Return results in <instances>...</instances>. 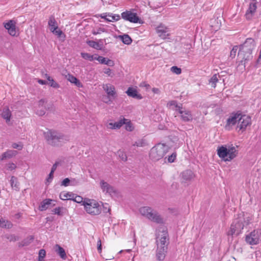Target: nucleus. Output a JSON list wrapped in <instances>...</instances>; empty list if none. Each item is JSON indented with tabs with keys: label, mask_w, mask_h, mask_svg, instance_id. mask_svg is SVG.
<instances>
[{
	"label": "nucleus",
	"mask_w": 261,
	"mask_h": 261,
	"mask_svg": "<svg viewBox=\"0 0 261 261\" xmlns=\"http://www.w3.org/2000/svg\"><path fill=\"white\" fill-rule=\"evenodd\" d=\"M257 8L256 3L253 1L250 3L248 9L247 10L245 16L247 19H250L256 11Z\"/></svg>",
	"instance_id": "aec40b11"
},
{
	"label": "nucleus",
	"mask_w": 261,
	"mask_h": 261,
	"mask_svg": "<svg viewBox=\"0 0 261 261\" xmlns=\"http://www.w3.org/2000/svg\"><path fill=\"white\" fill-rule=\"evenodd\" d=\"M127 95L133 98H137L138 99H141L142 96L141 94H138L137 90L133 88L129 87L127 90L126 91Z\"/></svg>",
	"instance_id": "412c9836"
},
{
	"label": "nucleus",
	"mask_w": 261,
	"mask_h": 261,
	"mask_svg": "<svg viewBox=\"0 0 261 261\" xmlns=\"http://www.w3.org/2000/svg\"><path fill=\"white\" fill-rule=\"evenodd\" d=\"M218 81V75L217 74H215L209 80V84H211V86L213 88H215L216 86V83Z\"/></svg>",
	"instance_id": "f704fd0d"
},
{
	"label": "nucleus",
	"mask_w": 261,
	"mask_h": 261,
	"mask_svg": "<svg viewBox=\"0 0 261 261\" xmlns=\"http://www.w3.org/2000/svg\"><path fill=\"white\" fill-rule=\"evenodd\" d=\"M103 90L106 92L107 96L103 97V101L106 103H109L116 97L117 93L115 87L110 84L102 85Z\"/></svg>",
	"instance_id": "1a4fd4ad"
},
{
	"label": "nucleus",
	"mask_w": 261,
	"mask_h": 261,
	"mask_svg": "<svg viewBox=\"0 0 261 261\" xmlns=\"http://www.w3.org/2000/svg\"><path fill=\"white\" fill-rule=\"evenodd\" d=\"M48 24L49 27V29L51 32L56 35H57L58 37H60L61 36L62 32L58 29L57 21L54 16H51L49 17Z\"/></svg>",
	"instance_id": "2eb2a0df"
},
{
	"label": "nucleus",
	"mask_w": 261,
	"mask_h": 261,
	"mask_svg": "<svg viewBox=\"0 0 261 261\" xmlns=\"http://www.w3.org/2000/svg\"><path fill=\"white\" fill-rule=\"evenodd\" d=\"M66 79L71 83L74 84L77 87H83V85L82 83L74 76L71 74H68L65 76Z\"/></svg>",
	"instance_id": "4be33fe9"
},
{
	"label": "nucleus",
	"mask_w": 261,
	"mask_h": 261,
	"mask_svg": "<svg viewBox=\"0 0 261 261\" xmlns=\"http://www.w3.org/2000/svg\"><path fill=\"white\" fill-rule=\"evenodd\" d=\"M121 17L125 20L128 21L132 23H138L140 22V18L137 16V13H133L130 11H126L121 13Z\"/></svg>",
	"instance_id": "4468645a"
},
{
	"label": "nucleus",
	"mask_w": 261,
	"mask_h": 261,
	"mask_svg": "<svg viewBox=\"0 0 261 261\" xmlns=\"http://www.w3.org/2000/svg\"><path fill=\"white\" fill-rule=\"evenodd\" d=\"M168 105H169L170 106H173V107H174L175 111L176 112H177L178 111V108H181L182 107L181 105L180 106V105H178L177 102L174 100L170 101L168 103Z\"/></svg>",
	"instance_id": "4c0bfd02"
},
{
	"label": "nucleus",
	"mask_w": 261,
	"mask_h": 261,
	"mask_svg": "<svg viewBox=\"0 0 261 261\" xmlns=\"http://www.w3.org/2000/svg\"><path fill=\"white\" fill-rule=\"evenodd\" d=\"M103 72L110 77H113L114 75V72L109 68H103Z\"/></svg>",
	"instance_id": "ea45409f"
},
{
	"label": "nucleus",
	"mask_w": 261,
	"mask_h": 261,
	"mask_svg": "<svg viewBox=\"0 0 261 261\" xmlns=\"http://www.w3.org/2000/svg\"><path fill=\"white\" fill-rule=\"evenodd\" d=\"M5 28L7 30L8 33L14 36L16 35V22L14 20H9L8 22L3 23Z\"/></svg>",
	"instance_id": "a211bd4d"
},
{
	"label": "nucleus",
	"mask_w": 261,
	"mask_h": 261,
	"mask_svg": "<svg viewBox=\"0 0 261 261\" xmlns=\"http://www.w3.org/2000/svg\"><path fill=\"white\" fill-rule=\"evenodd\" d=\"M36 114L39 116H42V115H44L45 112L44 110H40V111L37 110L36 112Z\"/></svg>",
	"instance_id": "e2e57ef3"
},
{
	"label": "nucleus",
	"mask_w": 261,
	"mask_h": 261,
	"mask_svg": "<svg viewBox=\"0 0 261 261\" xmlns=\"http://www.w3.org/2000/svg\"><path fill=\"white\" fill-rule=\"evenodd\" d=\"M167 248H158L156 249V257L159 261H163L166 256Z\"/></svg>",
	"instance_id": "b1692460"
},
{
	"label": "nucleus",
	"mask_w": 261,
	"mask_h": 261,
	"mask_svg": "<svg viewBox=\"0 0 261 261\" xmlns=\"http://www.w3.org/2000/svg\"><path fill=\"white\" fill-rule=\"evenodd\" d=\"M84 206L85 211L91 215H98L101 213V206L96 200L93 199H87L82 204Z\"/></svg>",
	"instance_id": "0eeeda50"
},
{
	"label": "nucleus",
	"mask_w": 261,
	"mask_h": 261,
	"mask_svg": "<svg viewBox=\"0 0 261 261\" xmlns=\"http://www.w3.org/2000/svg\"><path fill=\"white\" fill-rule=\"evenodd\" d=\"M12 146L13 148L18 149L19 150H21L22 148V146L21 144L16 143H13Z\"/></svg>",
	"instance_id": "6e6d98bb"
},
{
	"label": "nucleus",
	"mask_w": 261,
	"mask_h": 261,
	"mask_svg": "<svg viewBox=\"0 0 261 261\" xmlns=\"http://www.w3.org/2000/svg\"><path fill=\"white\" fill-rule=\"evenodd\" d=\"M48 84H49L51 87L55 88H58L60 87L59 85L56 82H55L53 79L50 81Z\"/></svg>",
	"instance_id": "c03bdc74"
},
{
	"label": "nucleus",
	"mask_w": 261,
	"mask_h": 261,
	"mask_svg": "<svg viewBox=\"0 0 261 261\" xmlns=\"http://www.w3.org/2000/svg\"><path fill=\"white\" fill-rule=\"evenodd\" d=\"M56 252L60 255L61 258L65 259L66 258V254L63 248L61 247L59 245H56Z\"/></svg>",
	"instance_id": "c85d7f7f"
},
{
	"label": "nucleus",
	"mask_w": 261,
	"mask_h": 261,
	"mask_svg": "<svg viewBox=\"0 0 261 261\" xmlns=\"http://www.w3.org/2000/svg\"><path fill=\"white\" fill-rule=\"evenodd\" d=\"M69 179L68 178H66L62 181L61 185L64 186L65 187H67L69 185Z\"/></svg>",
	"instance_id": "603ef678"
},
{
	"label": "nucleus",
	"mask_w": 261,
	"mask_h": 261,
	"mask_svg": "<svg viewBox=\"0 0 261 261\" xmlns=\"http://www.w3.org/2000/svg\"><path fill=\"white\" fill-rule=\"evenodd\" d=\"M45 76L49 82L52 79L47 74H45Z\"/></svg>",
	"instance_id": "338daca9"
},
{
	"label": "nucleus",
	"mask_w": 261,
	"mask_h": 261,
	"mask_svg": "<svg viewBox=\"0 0 261 261\" xmlns=\"http://www.w3.org/2000/svg\"><path fill=\"white\" fill-rule=\"evenodd\" d=\"M55 201L54 200L50 199H45L42 202H41L39 209L41 211H43L47 209L51 204V202Z\"/></svg>",
	"instance_id": "cd10ccee"
},
{
	"label": "nucleus",
	"mask_w": 261,
	"mask_h": 261,
	"mask_svg": "<svg viewBox=\"0 0 261 261\" xmlns=\"http://www.w3.org/2000/svg\"><path fill=\"white\" fill-rule=\"evenodd\" d=\"M99 185L103 193L109 194L112 197L117 195V191L113 186L105 181L104 180H101L100 181Z\"/></svg>",
	"instance_id": "f8f14e48"
},
{
	"label": "nucleus",
	"mask_w": 261,
	"mask_h": 261,
	"mask_svg": "<svg viewBox=\"0 0 261 261\" xmlns=\"http://www.w3.org/2000/svg\"><path fill=\"white\" fill-rule=\"evenodd\" d=\"M72 200L77 203H81L83 202V198L80 196H74L73 199H72Z\"/></svg>",
	"instance_id": "8fccbe9b"
},
{
	"label": "nucleus",
	"mask_w": 261,
	"mask_h": 261,
	"mask_svg": "<svg viewBox=\"0 0 261 261\" xmlns=\"http://www.w3.org/2000/svg\"><path fill=\"white\" fill-rule=\"evenodd\" d=\"M38 82L41 85H46L47 84L45 81L42 80H38Z\"/></svg>",
	"instance_id": "0e129e2a"
},
{
	"label": "nucleus",
	"mask_w": 261,
	"mask_h": 261,
	"mask_svg": "<svg viewBox=\"0 0 261 261\" xmlns=\"http://www.w3.org/2000/svg\"><path fill=\"white\" fill-rule=\"evenodd\" d=\"M58 165V162H56L54 165L53 166H52V168H51V172H54L55 171V170H56L57 169V166Z\"/></svg>",
	"instance_id": "bf43d9fd"
},
{
	"label": "nucleus",
	"mask_w": 261,
	"mask_h": 261,
	"mask_svg": "<svg viewBox=\"0 0 261 261\" xmlns=\"http://www.w3.org/2000/svg\"><path fill=\"white\" fill-rule=\"evenodd\" d=\"M107 127L110 129H114V125L113 122H110L107 124Z\"/></svg>",
	"instance_id": "052dcab7"
},
{
	"label": "nucleus",
	"mask_w": 261,
	"mask_h": 261,
	"mask_svg": "<svg viewBox=\"0 0 261 261\" xmlns=\"http://www.w3.org/2000/svg\"><path fill=\"white\" fill-rule=\"evenodd\" d=\"M251 123V117L246 115H242L241 113L237 129L239 128V130H241L243 132L246 130L247 126L250 125Z\"/></svg>",
	"instance_id": "9b49d317"
},
{
	"label": "nucleus",
	"mask_w": 261,
	"mask_h": 261,
	"mask_svg": "<svg viewBox=\"0 0 261 261\" xmlns=\"http://www.w3.org/2000/svg\"><path fill=\"white\" fill-rule=\"evenodd\" d=\"M94 59L98 61L101 64H106L110 66H113L114 65L113 61L102 56L95 57Z\"/></svg>",
	"instance_id": "5701e85b"
},
{
	"label": "nucleus",
	"mask_w": 261,
	"mask_h": 261,
	"mask_svg": "<svg viewBox=\"0 0 261 261\" xmlns=\"http://www.w3.org/2000/svg\"><path fill=\"white\" fill-rule=\"evenodd\" d=\"M261 239V231L254 230L246 236V241L250 245L257 244Z\"/></svg>",
	"instance_id": "9d476101"
},
{
	"label": "nucleus",
	"mask_w": 261,
	"mask_h": 261,
	"mask_svg": "<svg viewBox=\"0 0 261 261\" xmlns=\"http://www.w3.org/2000/svg\"><path fill=\"white\" fill-rule=\"evenodd\" d=\"M106 32V30L104 28H99L97 31H93V34L94 35H97V34H100L101 32Z\"/></svg>",
	"instance_id": "5fc2aeb1"
},
{
	"label": "nucleus",
	"mask_w": 261,
	"mask_h": 261,
	"mask_svg": "<svg viewBox=\"0 0 261 261\" xmlns=\"http://www.w3.org/2000/svg\"><path fill=\"white\" fill-rule=\"evenodd\" d=\"M99 17L108 22L117 21L120 19V16L119 14H113L111 13H103L99 15Z\"/></svg>",
	"instance_id": "6ab92c4d"
},
{
	"label": "nucleus",
	"mask_w": 261,
	"mask_h": 261,
	"mask_svg": "<svg viewBox=\"0 0 261 261\" xmlns=\"http://www.w3.org/2000/svg\"><path fill=\"white\" fill-rule=\"evenodd\" d=\"M74 194L72 193L67 192L64 193L62 192L60 194V198L61 199L63 200H72L73 199Z\"/></svg>",
	"instance_id": "c756f323"
},
{
	"label": "nucleus",
	"mask_w": 261,
	"mask_h": 261,
	"mask_svg": "<svg viewBox=\"0 0 261 261\" xmlns=\"http://www.w3.org/2000/svg\"><path fill=\"white\" fill-rule=\"evenodd\" d=\"M218 156L225 161H230L237 156L238 150L234 146H229L228 148L222 146L217 149Z\"/></svg>",
	"instance_id": "423d86ee"
},
{
	"label": "nucleus",
	"mask_w": 261,
	"mask_h": 261,
	"mask_svg": "<svg viewBox=\"0 0 261 261\" xmlns=\"http://www.w3.org/2000/svg\"><path fill=\"white\" fill-rule=\"evenodd\" d=\"M156 243L158 248H167L169 244L168 234L165 227H161L157 232Z\"/></svg>",
	"instance_id": "6e6552de"
},
{
	"label": "nucleus",
	"mask_w": 261,
	"mask_h": 261,
	"mask_svg": "<svg viewBox=\"0 0 261 261\" xmlns=\"http://www.w3.org/2000/svg\"><path fill=\"white\" fill-rule=\"evenodd\" d=\"M118 153L122 161H126L127 160L126 155L124 152L121 151H119Z\"/></svg>",
	"instance_id": "49530a36"
},
{
	"label": "nucleus",
	"mask_w": 261,
	"mask_h": 261,
	"mask_svg": "<svg viewBox=\"0 0 261 261\" xmlns=\"http://www.w3.org/2000/svg\"><path fill=\"white\" fill-rule=\"evenodd\" d=\"M13 224L11 222L0 219V227L6 228H11Z\"/></svg>",
	"instance_id": "473e14b6"
},
{
	"label": "nucleus",
	"mask_w": 261,
	"mask_h": 261,
	"mask_svg": "<svg viewBox=\"0 0 261 261\" xmlns=\"http://www.w3.org/2000/svg\"><path fill=\"white\" fill-rule=\"evenodd\" d=\"M238 49L239 50V46H234L232 48V49H231V50L230 51V56L231 58H234Z\"/></svg>",
	"instance_id": "58836bf2"
},
{
	"label": "nucleus",
	"mask_w": 261,
	"mask_h": 261,
	"mask_svg": "<svg viewBox=\"0 0 261 261\" xmlns=\"http://www.w3.org/2000/svg\"><path fill=\"white\" fill-rule=\"evenodd\" d=\"M125 124H126V129L128 131H132L133 128L130 122L127 120L125 121Z\"/></svg>",
	"instance_id": "3c124183"
},
{
	"label": "nucleus",
	"mask_w": 261,
	"mask_h": 261,
	"mask_svg": "<svg viewBox=\"0 0 261 261\" xmlns=\"http://www.w3.org/2000/svg\"><path fill=\"white\" fill-rule=\"evenodd\" d=\"M249 223V220H246L243 215L240 214L232 222L227 234L231 236L239 234L242 232L244 226Z\"/></svg>",
	"instance_id": "7ed1b4c3"
},
{
	"label": "nucleus",
	"mask_w": 261,
	"mask_h": 261,
	"mask_svg": "<svg viewBox=\"0 0 261 261\" xmlns=\"http://www.w3.org/2000/svg\"><path fill=\"white\" fill-rule=\"evenodd\" d=\"M152 91L154 93L158 94H160V92H161L160 89L159 88H152Z\"/></svg>",
	"instance_id": "680f3d73"
},
{
	"label": "nucleus",
	"mask_w": 261,
	"mask_h": 261,
	"mask_svg": "<svg viewBox=\"0 0 261 261\" xmlns=\"http://www.w3.org/2000/svg\"><path fill=\"white\" fill-rule=\"evenodd\" d=\"M45 76L49 82L52 79L47 74H45Z\"/></svg>",
	"instance_id": "69168bd1"
},
{
	"label": "nucleus",
	"mask_w": 261,
	"mask_h": 261,
	"mask_svg": "<svg viewBox=\"0 0 261 261\" xmlns=\"http://www.w3.org/2000/svg\"><path fill=\"white\" fill-rule=\"evenodd\" d=\"M155 31L158 36L163 40L169 38L170 35L169 28L162 23L156 27Z\"/></svg>",
	"instance_id": "ddd939ff"
},
{
	"label": "nucleus",
	"mask_w": 261,
	"mask_h": 261,
	"mask_svg": "<svg viewBox=\"0 0 261 261\" xmlns=\"http://www.w3.org/2000/svg\"><path fill=\"white\" fill-rule=\"evenodd\" d=\"M178 113L180 114L181 119L184 122H189L193 120V116L191 111L181 107L178 108Z\"/></svg>",
	"instance_id": "dca6fc26"
},
{
	"label": "nucleus",
	"mask_w": 261,
	"mask_h": 261,
	"mask_svg": "<svg viewBox=\"0 0 261 261\" xmlns=\"http://www.w3.org/2000/svg\"><path fill=\"white\" fill-rule=\"evenodd\" d=\"M182 177L186 181H189L194 178L195 175L191 170H187L182 172Z\"/></svg>",
	"instance_id": "bb28decb"
},
{
	"label": "nucleus",
	"mask_w": 261,
	"mask_h": 261,
	"mask_svg": "<svg viewBox=\"0 0 261 261\" xmlns=\"http://www.w3.org/2000/svg\"><path fill=\"white\" fill-rule=\"evenodd\" d=\"M17 154V151L14 150H8L4 152L0 156L1 160H4L6 159H10L15 156Z\"/></svg>",
	"instance_id": "a878e982"
},
{
	"label": "nucleus",
	"mask_w": 261,
	"mask_h": 261,
	"mask_svg": "<svg viewBox=\"0 0 261 261\" xmlns=\"http://www.w3.org/2000/svg\"><path fill=\"white\" fill-rule=\"evenodd\" d=\"M148 145L147 141L145 139H140L133 144L134 146L145 147Z\"/></svg>",
	"instance_id": "7c9ffc66"
},
{
	"label": "nucleus",
	"mask_w": 261,
	"mask_h": 261,
	"mask_svg": "<svg viewBox=\"0 0 261 261\" xmlns=\"http://www.w3.org/2000/svg\"><path fill=\"white\" fill-rule=\"evenodd\" d=\"M44 136L47 143L53 146H61L68 140V137L54 130L45 132Z\"/></svg>",
	"instance_id": "f03ea898"
},
{
	"label": "nucleus",
	"mask_w": 261,
	"mask_h": 261,
	"mask_svg": "<svg viewBox=\"0 0 261 261\" xmlns=\"http://www.w3.org/2000/svg\"><path fill=\"white\" fill-rule=\"evenodd\" d=\"M256 47V42L252 38H248L239 46L238 56L242 59L241 62H247L252 59V52ZM245 64V62L244 63Z\"/></svg>",
	"instance_id": "f257e3e1"
},
{
	"label": "nucleus",
	"mask_w": 261,
	"mask_h": 261,
	"mask_svg": "<svg viewBox=\"0 0 261 261\" xmlns=\"http://www.w3.org/2000/svg\"><path fill=\"white\" fill-rule=\"evenodd\" d=\"M7 239L10 241H16L18 240V237L14 234L10 235L7 237Z\"/></svg>",
	"instance_id": "09e8293b"
},
{
	"label": "nucleus",
	"mask_w": 261,
	"mask_h": 261,
	"mask_svg": "<svg viewBox=\"0 0 261 261\" xmlns=\"http://www.w3.org/2000/svg\"><path fill=\"white\" fill-rule=\"evenodd\" d=\"M54 173V172H51V171H50V172L49 173V174L47 178L46 179L47 182H50L52 180V179L53 178Z\"/></svg>",
	"instance_id": "4d7b16f0"
},
{
	"label": "nucleus",
	"mask_w": 261,
	"mask_h": 261,
	"mask_svg": "<svg viewBox=\"0 0 261 261\" xmlns=\"http://www.w3.org/2000/svg\"><path fill=\"white\" fill-rule=\"evenodd\" d=\"M16 165L13 163H9L6 165L7 170L12 171L16 168Z\"/></svg>",
	"instance_id": "37998d69"
},
{
	"label": "nucleus",
	"mask_w": 261,
	"mask_h": 261,
	"mask_svg": "<svg viewBox=\"0 0 261 261\" xmlns=\"http://www.w3.org/2000/svg\"><path fill=\"white\" fill-rule=\"evenodd\" d=\"M87 43L90 46H91L94 48H96V49L99 48V44L95 41H89L87 42Z\"/></svg>",
	"instance_id": "a19ab883"
},
{
	"label": "nucleus",
	"mask_w": 261,
	"mask_h": 261,
	"mask_svg": "<svg viewBox=\"0 0 261 261\" xmlns=\"http://www.w3.org/2000/svg\"><path fill=\"white\" fill-rule=\"evenodd\" d=\"M39 257L43 258L45 256V251L43 249H41L39 251Z\"/></svg>",
	"instance_id": "13d9d810"
},
{
	"label": "nucleus",
	"mask_w": 261,
	"mask_h": 261,
	"mask_svg": "<svg viewBox=\"0 0 261 261\" xmlns=\"http://www.w3.org/2000/svg\"><path fill=\"white\" fill-rule=\"evenodd\" d=\"M81 56L85 60H88L89 61H92L94 59L95 57H94L93 55H91L90 54L87 53H82Z\"/></svg>",
	"instance_id": "e433bc0d"
},
{
	"label": "nucleus",
	"mask_w": 261,
	"mask_h": 261,
	"mask_svg": "<svg viewBox=\"0 0 261 261\" xmlns=\"http://www.w3.org/2000/svg\"><path fill=\"white\" fill-rule=\"evenodd\" d=\"M63 209L62 207H56L55 208H54L53 210V212L55 214H57L59 216H60V215H62V213L61 212V210Z\"/></svg>",
	"instance_id": "de8ad7c7"
},
{
	"label": "nucleus",
	"mask_w": 261,
	"mask_h": 261,
	"mask_svg": "<svg viewBox=\"0 0 261 261\" xmlns=\"http://www.w3.org/2000/svg\"><path fill=\"white\" fill-rule=\"evenodd\" d=\"M97 250L99 253H101L102 251V247H101V241L100 239H99L97 242Z\"/></svg>",
	"instance_id": "864d4df0"
},
{
	"label": "nucleus",
	"mask_w": 261,
	"mask_h": 261,
	"mask_svg": "<svg viewBox=\"0 0 261 261\" xmlns=\"http://www.w3.org/2000/svg\"><path fill=\"white\" fill-rule=\"evenodd\" d=\"M140 214L147 219L156 223H162L163 220L159 213L150 206H142L139 209Z\"/></svg>",
	"instance_id": "20e7f679"
},
{
	"label": "nucleus",
	"mask_w": 261,
	"mask_h": 261,
	"mask_svg": "<svg viewBox=\"0 0 261 261\" xmlns=\"http://www.w3.org/2000/svg\"><path fill=\"white\" fill-rule=\"evenodd\" d=\"M11 186L13 189L17 191L19 190V182H18L17 178L15 176H12L11 180Z\"/></svg>",
	"instance_id": "2f4dec72"
},
{
	"label": "nucleus",
	"mask_w": 261,
	"mask_h": 261,
	"mask_svg": "<svg viewBox=\"0 0 261 261\" xmlns=\"http://www.w3.org/2000/svg\"><path fill=\"white\" fill-rule=\"evenodd\" d=\"M240 114V113H233L229 116L227 120V123L225 125L226 129L229 130L232 126L236 123L238 124Z\"/></svg>",
	"instance_id": "f3484780"
},
{
	"label": "nucleus",
	"mask_w": 261,
	"mask_h": 261,
	"mask_svg": "<svg viewBox=\"0 0 261 261\" xmlns=\"http://www.w3.org/2000/svg\"><path fill=\"white\" fill-rule=\"evenodd\" d=\"M141 85H142V86H145V87H147V88H148V87H150L149 85H148V84H146V83H143L141 84Z\"/></svg>",
	"instance_id": "774afa93"
},
{
	"label": "nucleus",
	"mask_w": 261,
	"mask_h": 261,
	"mask_svg": "<svg viewBox=\"0 0 261 261\" xmlns=\"http://www.w3.org/2000/svg\"><path fill=\"white\" fill-rule=\"evenodd\" d=\"M168 152V146L164 144L159 143L150 150L149 156L154 162L162 159Z\"/></svg>",
	"instance_id": "39448f33"
},
{
	"label": "nucleus",
	"mask_w": 261,
	"mask_h": 261,
	"mask_svg": "<svg viewBox=\"0 0 261 261\" xmlns=\"http://www.w3.org/2000/svg\"><path fill=\"white\" fill-rule=\"evenodd\" d=\"M119 38H121V40L123 43L127 45L130 44L132 42L131 38L128 35L125 34L122 36H119Z\"/></svg>",
	"instance_id": "72a5a7b5"
},
{
	"label": "nucleus",
	"mask_w": 261,
	"mask_h": 261,
	"mask_svg": "<svg viewBox=\"0 0 261 261\" xmlns=\"http://www.w3.org/2000/svg\"><path fill=\"white\" fill-rule=\"evenodd\" d=\"M176 157V154L175 153H173L171 155L169 156L168 158V161L169 163H173L174 162Z\"/></svg>",
	"instance_id": "a18cd8bd"
},
{
	"label": "nucleus",
	"mask_w": 261,
	"mask_h": 261,
	"mask_svg": "<svg viewBox=\"0 0 261 261\" xmlns=\"http://www.w3.org/2000/svg\"><path fill=\"white\" fill-rule=\"evenodd\" d=\"M171 71L174 73H175L176 74H179L181 73V70L180 68H178V67L177 66H172L171 68Z\"/></svg>",
	"instance_id": "79ce46f5"
},
{
	"label": "nucleus",
	"mask_w": 261,
	"mask_h": 261,
	"mask_svg": "<svg viewBox=\"0 0 261 261\" xmlns=\"http://www.w3.org/2000/svg\"><path fill=\"white\" fill-rule=\"evenodd\" d=\"M127 121V119L123 118L117 122H114V129L120 128L124 123H125V121Z\"/></svg>",
	"instance_id": "c9c22d12"
},
{
	"label": "nucleus",
	"mask_w": 261,
	"mask_h": 261,
	"mask_svg": "<svg viewBox=\"0 0 261 261\" xmlns=\"http://www.w3.org/2000/svg\"><path fill=\"white\" fill-rule=\"evenodd\" d=\"M1 116L6 120L7 123L10 122L12 114L8 107L4 108Z\"/></svg>",
	"instance_id": "393cba45"
}]
</instances>
